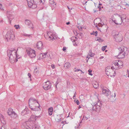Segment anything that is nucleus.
<instances>
[{
	"label": "nucleus",
	"instance_id": "nucleus-42",
	"mask_svg": "<svg viewBox=\"0 0 129 129\" xmlns=\"http://www.w3.org/2000/svg\"><path fill=\"white\" fill-rule=\"evenodd\" d=\"M29 78H30L31 77V75L30 74L28 73V74H27Z\"/></svg>",
	"mask_w": 129,
	"mask_h": 129
},
{
	"label": "nucleus",
	"instance_id": "nucleus-60",
	"mask_svg": "<svg viewBox=\"0 0 129 129\" xmlns=\"http://www.w3.org/2000/svg\"><path fill=\"white\" fill-rule=\"evenodd\" d=\"M1 129H5L4 128V127L3 126H2L1 128Z\"/></svg>",
	"mask_w": 129,
	"mask_h": 129
},
{
	"label": "nucleus",
	"instance_id": "nucleus-56",
	"mask_svg": "<svg viewBox=\"0 0 129 129\" xmlns=\"http://www.w3.org/2000/svg\"><path fill=\"white\" fill-rule=\"evenodd\" d=\"M56 87L57 84L58 83V81H56Z\"/></svg>",
	"mask_w": 129,
	"mask_h": 129
},
{
	"label": "nucleus",
	"instance_id": "nucleus-23",
	"mask_svg": "<svg viewBox=\"0 0 129 129\" xmlns=\"http://www.w3.org/2000/svg\"><path fill=\"white\" fill-rule=\"evenodd\" d=\"M36 116L33 115H32L29 120L30 121L36 120Z\"/></svg>",
	"mask_w": 129,
	"mask_h": 129
},
{
	"label": "nucleus",
	"instance_id": "nucleus-39",
	"mask_svg": "<svg viewBox=\"0 0 129 129\" xmlns=\"http://www.w3.org/2000/svg\"><path fill=\"white\" fill-rule=\"evenodd\" d=\"M28 127L26 129H33L34 127L33 126H28Z\"/></svg>",
	"mask_w": 129,
	"mask_h": 129
},
{
	"label": "nucleus",
	"instance_id": "nucleus-54",
	"mask_svg": "<svg viewBox=\"0 0 129 129\" xmlns=\"http://www.w3.org/2000/svg\"><path fill=\"white\" fill-rule=\"evenodd\" d=\"M90 57H89V58L88 59H86V61L87 62H88V59H90Z\"/></svg>",
	"mask_w": 129,
	"mask_h": 129
},
{
	"label": "nucleus",
	"instance_id": "nucleus-13",
	"mask_svg": "<svg viewBox=\"0 0 129 129\" xmlns=\"http://www.w3.org/2000/svg\"><path fill=\"white\" fill-rule=\"evenodd\" d=\"M25 23L26 24L29 26V27L33 29L34 27L33 24L29 20L26 19L25 20Z\"/></svg>",
	"mask_w": 129,
	"mask_h": 129
},
{
	"label": "nucleus",
	"instance_id": "nucleus-1",
	"mask_svg": "<svg viewBox=\"0 0 129 129\" xmlns=\"http://www.w3.org/2000/svg\"><path fill=\"white\" fill-rule=\"evenodd\" d=\"M29 106L32 111H38L40 110V105L35 99L30 98L28 100Z\"/></svg>",
	"mask_w": 129,
	"mask_h": 129
},
{
	"label": "nucleus",
	"instance_id": "nucleus-37",
	"mask_svg": "<svg viewBox=\"0 0 129 129\" xmlns=\"http://www.w3.org/2000/svg\"><path fill=\"white\" fill-rule=\"evenodd\" d=\"M107 46H103L102 47V50L103 51H104L106 49Z\"/></svg>",
	"mask_w": 129,
	"mask_h": 129
},
{
	"label": "nucleus",
	"instance_id": "nucleus-47",
	"mask_svg": "<svg viewBox=\"0 0 129 129\" xmlns=\"http://www.w3.org/2000/svg\"><path fill=\"white\" fill-rule=\"evenodd\" d=\"M94 31H93L92 32V33H90V35H94L95 34H94Z\"/></svg>",
	"mask_w": 129,
	"mask_h": 129
},
{
	"label": "nucleus",
	"instance_id": "nucleus-63",
	"mask_svg": "<svg viewBox=\"0 0 129 129\" xmlns=\"http://www.w3.org/2000/svg\"><path fill=\"white\" fill-rule=\"evenodd\" d=\"M39 1L40 3H42V0H39Z\"/></svg>",
	"mask_w": 129,
	"mask_h": 129
},
{
	"label": "nucleus",
	"instance_id": "nucleus-7",
	"mask_svg": "<svg viewBox=\"0 0 129 129\" xmlns=\"http://www.w3.org/2000/svg\"><path fill=\"white\" fill-rule=\"evenodd\" d=\"M51 84L49 81H48L44 83L43 84V87L45 90H47L50 89Z\"/></svg>",
	"mask_w": 129,
	"mask_h": 129
},
{
	"label": "nucleus",
	"instance_id": "nucleus-20",
	"mask_svg": "<svg viewBox=\"0 0 129 129\" xmlns=\"http://www.w3.org/2000/svg\"><path fill=\"white\" fill-rule=\"evenodd\" d=\"M13 112L14 111H13V109L12 108H9L8 109V111L7 112V113L8 115L9 116H11Z\"/></svg>",
	"mask_w": 129,
	"mask_h": 129
},
{
	"label": "nucleus",
	"instance_id": "nucleus-14",
	"mask_svg": "<svg viewBox=\"0 0 129 129\" xmlns=\"http://www.w3.org/2000/svg\"><path fill=\"white\" fill-rule=\"evenodd\" d=\"M102 92L106 96H108L111 94L110 91V90L108 89H107V90L105 89H103Z\"/></svg>",
	"mask_w": 129,
	"mask_h": 129
},
{
	"label": "nucleus",
	"instance_id": "nucleus-9",
	"mask_svg": "<svg viewBox=\"0 0 129 129\" xmlns=\"http://www.w3.org/2000/svg\"><path fill=\"white\" fill-rule=\"evenodd\" d=\"M48 37V38H50L49 40H53V39L55 40L56 38L55 35L51 32H47V35Z\"/></svg>",
	"mask_w": 129,
	"mask_h": 129
},
{
	"label": "nucleus",
	"instance_id": "nucleus-11",
	"mask_svg": "<svg viewBox=\"0 0 129 129\" xmlns=\"http://www.w3.org/2000/svg\"><path fill=\"white\" fill-rule=\"evenodd\" d=\"M18 49H17V50L14 52L15 54H14V56H13V58L14 59H10V61L11 63H13L15 61L16 62H17L18 61L17 59H19L20 58V57H18V56L17 55V50H18Z\"/></svg>",
	"mask_w": 129,
	"mask_h": 129
},
{
	"label": "nucleus",
	"instance_id": "nucleus-21",
	"mask_svg": "<svg viewBox=\"0 0 129 129\" xmlns=\"http://www.w3.org/2000/svg\"><path fill=\"white\" fill-rule=\"evenodd\" d=\"M48 111L49 113V115H51L52 114L53 111V108L52 107H51L48 108Z\"/></svg>",
	"mask_w": 129,
	"mask_h": 129
},
{
	"label": "nucleus",
	"instance_id": "nucleus-22",
	"mask_svg": "<svg viewBox=\"0 0 129 129\" xmlns=\"http://www.w3.org/2000/svg\"><path fill=\"white\" fill-rule=\"evenodd\" d=\"M31 52L30 57L32 58L35 57L36 56L35 51L34 50H31Z\"/></svg>",
	"mask_w": 129,
	"mask_h": 129
},
{
	"label": "nucleus",
	"instance_id": "nucleus-34",
	"mask_svg": "<svg viewBox=\"0 0 129 129\" xmlns=\"http://www.w3.org/2000/svg\"><path fill=\"white\" fill-rule=\"evenodd\" d=\"M14 27L16 29H18L19 28H20L19 27L20 26L19 25H14Z\"/></svg>",
	"mask_w": 129,
	"mask_h": 129
},
{
	"label": "nucleus",
	"instance_id": "nucleus-50",
	"mask_svg": "<svg viewBox=\"0 0 129 129\" xmlns=\"http://www.w3.org/2000/svg\"><path fill=\"white\" fill-rule=\"evenodd\" d=\"M57 120H58L57 121L58 122L60 121L61 120L60 118H59V119H57Z\"/></svg>",
	"mask_w": 129,
	"mask_h": 129
},
{
	"label": "nucleus",
	"instance_id": "nucleus-30",
	"mask_svg": "<svg viewBox=\"0 0 129 129\" xmlns=\"http://www.w3.org/2000/svg\"><path fill=\"white\" fill-rule=\"evenodd\" d=\"M95 40L96 41H98L100 42H101L103 41L102 39H101L99 37H97L95 39Z\"/></svg>",
	"mask_w": 129,
	"mask_h": 129
},
{
	"label": "nucleus",
	"instance_id": "nucleus-58",
	"mask_svg": "<svg viewBox=\"0 0 129 129\" xmlns=\"http://www.w3.org/2000/svg\"><path fill=\"white\" fill-rule=\"evenodd\" d=\"M104 57L103 56H102L100 57V59H102L103 58H104Z\"/></svg>",
	"mask_w": 129,
	"mask_h": 129
},
{
	"label": "nucleus",
	"instance_id": "nucleus-33",
	"mask_svg": "<svg viewBox=\"0 0 129 129\" xmlns=\"http://www.w3.org/2000/svg\"><path fill=\"white\" fill-rule=\"evenodd\" d=\"M120 63L119 64V68H121L123 66V62L121 61H119V63Z\"/></svg>",
	"mask_w": 129,
	"mask_h": 129
},
{
	"label": "nucleus",
	"instance_id": "nucleus-32",
	"mask_svg": "<svg viewBox=\"0 0 129 129\" xmlns=\"http://www.w3.org/2000/svg\"><path fill=\"white\" fill-rule=\"evenodd\" d=\"M77 41V39H73V41H72L73 43V45L74 46H77V44H76V41Z\"/></svg>",
	"mask_w": 129,
	"mask_h": 129
},
{
	"label": "nucleus",
	"instance_id": "nucleus-31",
	"mask_svg": "<svg viewBox=\"0 0 129 129\" xmlns=\"http://www.w3.org/2000/svg\"><path fill=\"white\" fill-rule=\"evenodd\" d=\"M29 50H28L26 49V52L28 54V55L30 57V55H31V50H30V49H29Z\"/></svg>",
	"mask_w": 129,
	"mask_h": 129
},
{
	"label": "nucleus",
	"instance_id": "nucleus-36",
	"mask_svg": "<svg viewBox=\"0 0 129 129\" xmlns=\"http://www.w3.org/2000/svg\"><path fill=\"white\" fill-rule=\"evenodd\" d=\"M79 35V36H78V37L79 39H81L82 38V36L83 34L82 33H80V34H78Z\"/></svg>",
	"mask_w": 129,
	"mask_h": 129
},
{
	"label": "nucleus",
	"instance_id": "nucleus-35",
	"mask_svg": "<svg viewBox=\"0 0 129 129\" xmlns=\"http://www.w3.org/2000/svg\"><path fill=\"white\" fill-rule=\"evenodd\" d=\"M88 74L89 75L92 76L93 75L91 73V72H92V70H91L89 69L88 71Z\"/></svg>",
	"mask_w": 129,
	"mask_h": 129
},
{
	"label": "nucleus",
	"instance_id": "nucleus-10",
	"mask_svg": "<svg viewBox=\"0 0 129 129\" xmlns=\"http://www.w3.org/2000/svg\"><path fill=\"white\" fill-rule=\"evenodd\" d=\"M114 36L115 41L117 42H120L122 40V38L121 35L119 34H115Z\"/></svg>",
	"mask_w": 129,
	"mask_h": 129
},
{
	"label": "nucleus",
	"instance_id": "nucleus-45",
	"mask_svg": "<svg viewBox=\"0 0 129 129\" xmlns=\"http://www.w3.org/2000/svg\"><path fill=\"white\" fill-rule=\"evenodd\" d=\"M88 119V118H87L86 117H84V116H83V119H85L86 120H87Z\"/></svg>",
	"mask_w": 129,
	"mask_h": 129
},
{
	"label": "nucleus",
	"instance_id": "nucleus-15",
	"mask_svg": "<svg viewBox=\"0 0 129 129\" xmlns=\"http://www.w3.org/2000/svg\"><path fill=\"white\" fill-rule=\"evenodd\" d=\"M49 2L50 5L51 7H56V4L54 2V0H49Z\"/></svg>",
	"mask_w": 129,
	"mask_h": 129
},
{
	"label": "nucleus",
	"instance_id": "nucleus-17",
	"mask_svg": "<svg viewBox=\"0 0 129 129\" xmlns=\"http://www.w3.org/2000/svg\"><path fill=\"white\" fill-rule=\"evenodd\" d=\"M29 111L27 109L25 108L21 112V115L24 116L25 115L29 114Z\"/></svg>",
	"mask_w": 129,
	"mask_h": 129
},
{
	"label": "nucleus",
	"instance_id": "nucleus-53",
	"mask_svg": "<svg viewBox=\"0 0 129 129\" xmlns=\"http://www.w3.org/2000/svg\"><path fill=\"white\" fill-rule=\"evenodd\" d=\"M98 8H103V7H102L101 8V6H98Z\"/></svg>",
	"mask_w": 129,
	"mask_h": 129
},
{
	"label": "nucleus",
	"instance_id": "nucleus-6",
	"mask_svg": "<svg viewBox=\"0 0 129 129\" xmlns=\"http://www.w3.org/2000/svg\"><path fill=\"white\" fill-rule=\"evenodd\" d=\"M105 72L106 74L108 76H110V77H114L116 75V73L114 71L113 73V71L111 69H108V67H107L105 70Z\"/></svg>",
	"mask_w": 129,
	"mask_h": 129
},
{
	"label": "nucleus",
	"instance_id": "nucleus-48",
	"mask_svg": "<svg viewBox=\"0 0 129 129\" xmlns=\"http://www.w3.org/2000/svg\"><path fill=\"white\" fill-rule=\"evenodd\" d=\"M23 35L25 36H29V35H28V34H23Z\"/></svg>",
	"mask_w": 129,
	"mask_h": 129
},
{
	"label": "nucleus",
	"instance_id": "nucleus-26",
	"mask_svg": "<svg viewBox=\"0 0 129 129\" xmlns=\"http://www.w3.org/2000/svg\"><path fill=\"white\" fill-rule=\"evenodd\" d=\"M47 53H41L40 54V57L41 58H44L46 57L48 55H47Z\"/></svg>",
	"mask_w": 129,
	"mask_h": 129
},
{
	"label": "nucleus",
	"instance_id": "nucleus-24",
	"mask_svg": "<svg viewBox=\"0 0 129 129\" xmlns=\"http://www.w3.org/2000/svg\"><path fill=\"white\" fill-rule=\"evenodd\" d=\"M71 66V64L69 62H67L64 64V67L66 68H69Z\"/></svg>",
	"mask_w": 129,
	"mask_h": 129
},
{
	"label": "nucleus",
	"instance_id": "nucleus-8",
	"mask_svg": "<svg viewBox=\"0 0 129 129\" xmlns=\"http://www.w3.org/2000/svg\"><path fill=\"white\" fill-rule=\"evenodd\" d=\"M16 51L15 50L14 48H11L10 49H9L7 51L8 55L9 57L10 60V59H14V56L13 55L12 53L14 52V54H15L14 52Z\"/></svg>",
	"mask_w": 129,
	"mask_h": 129
},
{
	"label": "nucleus",
	"instance_id": "nucleus-16",
	"mask_svg": "<svg viewBox=\"0 0 129 129\" xmlns=\"http://www.w3.org/2000/svg\"><path fill=\"white\" fill-rule=\"evenodd\" d=\"M37 48L40 50L42 49L43 47L42 42L40 41H39L37 44Z\"/></svg>",
	"mask_w": 129,
	"mask_h": 129
},
{
	"label": "nucleus",
	"instance_id": "nucleus-49",
	"mask_svg": "<svg viewBox=\"0 0 129 129\" xmlns=\"http://www.w3.org/2000/svg\"><path fill=\"white\" fill-rule=\"evenodd\" d=\"M0 116L2 118V119H4V117L2 114H0Z\"/></svg>",
	"mask_w": 129,
	"mask_h": 129
},
{
	"label": "nucleus",
	"instance_id": "nucleus-43",
	"mask_svg": "<svg viewBox=\"0 0 129 129\" xmlns=\"http://www.w3.org/2000/svg\"><path fill=\"white\" fill-rule=\"evenodd\" d=\"M51 67L52 69H54L55 68V66L54 64H52Z\"/></svg>",
	"mask_w": 129,
	"mask_h": 129
},
{
	"label": "nucleus",
	"instance_id": "nucleus-61",
	"mask_svg": "<svg viewBox=\"0 0 129 129\" xmlns=\"http://www.w3.org/2000/svg\"><path fill=\"white\" fill-rule=\"evenodd\" d=\"M89 56H88V54L87 55V56H86V58H88V59L89 58Z\"/></svg>",
	"mask_w": 129,
	"mask_h": 129
},
{
	"label": "nucleus",
	"instance_id": "nucleus-41",
	"mask_svg": "<svg viewBox=\"0 0 129 129\" xmlns=\"http://www.w3.org/2000/svg\"><path fill=\"white\" fill-rule=\"evenodd\" d=\"M35 70L34 72V74L35 75H36L37 74V73L38 74V72L37 71H36Z\"/></svg>",
	"mask_w": 129,
	"mask_h": 129
},
{
	"label": "nucleus",
	"instance_id": "nucleus-59",
	"mask_svg": "<svg viewBox=\"0 0 129 129\" xmlns=\"http://www.w3.org/2000/svg\"><path fill=\"white\" fill-rule=\"evenodd\" d=\"M94 10V13L96 12L97 11H98V10Z\"/></svg>",
	"mask_w": 129,
	"mask_h": 129
},
{
	"label": "nucleus",
	"instance_id": "nucleus-64",
	"mask_svg": "<svg viewBox=\"0 0 129 129\" xmlns=\"http://www.w3.org/2000/svg\"><path fill=\"white\" fill-rule=\"evenodd\" d=\"M81 106H79V107L78 108L80 109V108H81Z\"/></svg>",
	"mask_w": 129,
	"mask_h": 129
},
{
	"label": "nucleus",
	"instance_id": "nucleus-52",
	"mask_svg": "<svg viewBox=\"0 0 129 129\" xmlns=\"http://www.w3.org/2000/svg\"><path fill=\"white\" fill-rule=\"evenodd\" d=\"M74 38H75V39H77V37L75 36H73L72 37V39H74Z\"/></svg>",
	"mask_w": 129,
	"mask_h": 129
},
{
	"label": "nucleus",
	"instance_id": "nucleus-28",
	"mask_svg": "<svg viewBox=\"0 0 129 129\" xmlns=\"http://www.w3.org/2000/svg\"><path fill=\"white\" fill-rule=\"evenodd\" d=\"M11 117H13L14 118H16L17 116V114L16 113L14 112H13V113L11 115Z\"/></svg>",
	"mask_w": 129,
	"mask_h": 129
},
{
	"label": "nucleus",
	"instance_id": "nucleus-62",
	"mask_svg": "<svg viewBox=\"0 0 129 129\" xmlns=\"http://www.w3.org/2000/svg\"><path fill=\"white\" fill-rule=\"evenodd\" d=\"M97 28L99 30H100V29L98 27V28Z\"/></svg>",
	"mask_w": 129,
	"mask_h": 129
},
{
	"label": "nucleus",
	"instance_id": "nucleus-51",
	"mask_svg": "<svg viewBox=\"0 0 129 129\" xmlns=\"http://www.w3.org/2000/svg\"><path fill=\"white\" fill-rule=\"evenodd\" d=\"M111 69H112V70H113L114 69H115V70L116 69L115 68H114V67H113V66L111 67Z\"/></svg>",
	"mask_w": 129,
	"mask_h": 129
},
{
	"label": "nucleus",
	"instance_id": "nucleus-44",
	"mask_svg": "<svg viewBox=\"0 0 129 129\" xmlns=\"http://www.w3.org/2000/svg\"><path fill=\"white\" fill-rule=\"evenodd\" d=\"M94 34H94V35L95 36H97V35H98V32L97 31H94Z\"/></svg>",
	"mask_w": 129,
	"mask_h": 129
},
{
	"label": "nucleus",
	"instance_id": "nucleus-19",
	"mask_svg": "<svg viewBox=\"0 0 129 129\" xmlns=\"http://www.w3.org/2000/svg\"><path fill=\"white\" fill-rule=\"evenodd\" d=\"M119 60H116L113 61L112 63V64H114L115 66H117L119 67Z\"/></svg>",
	"mask_w": 129,
	"mask_h": 129
},
{
	"label": "nucleus",
	"instance_id": "nucleus-5",
	"mask_svg": "<svg viewBox=\"0 0 129 129\" xmlns=\"http://www.w3.org/2000/svg\"><path fill=\"white\" fill-rule=\"evenodd\" d=\"M5 37L8 41L9 40H13L15 38L13 31L8 32L5 36Z\"/></svg>",
	"mask_w": 129,
	"mask_h": 129
},
{
	"label": "nucleus",
	"instance_id": "nucleus-29",
	"mask_svg": "<svg viewBox=\"0 0 129 129\" xmlns=\"http://www.w3.org/2000/svg\"><path fill=\"white\" fill-rule=\"evenodd\" d=\"M103 24H102L101 23H96V25H95V27L97 28H98V25L99 26H102L103 25H104V23H103Z\"/></svg>",
	"mask_w": 129,
	"mask_h": 129
},
{
	"label": "nucleus",
	"instance_id": "nucleus-4",
	"mask_svg": "<svg viewBox=\"0 0 129 129\" xmlns=\"http://www.w3.org/2000/svg\"><path fill=\"white\" fill-rule=\"evenodd\" d=\"M102 103L99 100L97 103H96L93 106L92 110L99 112H100L101 108Z\"/></svg>",
	"mask_w": 129,
	"mask_h": 129
},
{
	"label": "nucleus",
	"instance_id": "nucleus-2",
	"mask_svg": "<svg viewBox=\"0 0 129 129\" xmlns=\"http://www.w3.org/2000/svg\"><path fill=\"white\" fill-rule=\"evenodd\" d=\"M119 53L118 56L120 58H123L125 56L127 55L128 52L127 48L123 46L118 48Z\"/></svg>",
	"mask_w": 129,
	"mask_h": 129
},
{
	"label": "nucleus",
	"instance_id": "nucleus-55",
	"mask_svg": "<svg viewBox=\"0 0 129 129\" xmlns=\"http://www.w3.org/2000/svg\"><path fill=\"white\" fill-rule=\"evenodd\" d=\"M70 24V22H66V24H67V25H69V24Z\"/></svg>",
	"mask_w": 129,
	"mask_h": 129
},
{
	"label": "nucleus",
	"instance_id": "nucleus-12",
	"mask_svg": "<svg viewBox=\"0 0 129 129\" xmlns=\"http://www.w3.org/2000/svg\"><path fill=\"white\" fill-rule=\"evenodd\" d=\"M7 12L8 14L9 15L7 17L8 19V21L10 24L11 23L12 20L14 18V17L12 14H10L11 12L9 11L8 10H7Z\"/></svg>",
	"mask_w": 129,
	"mask_h": 129
},
{
	"label": "nucleus",
	"instance_id": "nucleus-46",
	"mask_svg": "<svg viewBox=\"0 0 129 129\" xmlns=\"http://www.w3.org/2000/svg\"><path fill=\"white\" fill-rule=\"evenodd\" d=\"M66 47H64L62 49V50L64 51H65L66 50Z\"/></svg>",
	"mask_w": 129,
	"mask_h": 129
},
{
	"label": "nucleus",
	"instance_id": "nucleus-25",
	"mask_svg": "<svg viewBox=\"0 0 129 129\" xmlns=\"http://www.w3.org/2000/svg\"><path fill=\"white\" fill-rule=\"evenodd\" d=\"M88 56H90V57H92L95 55V54L93 53L92 52V50L90 49L89 51V53L88 54Z\"/></svg>",
	"mask_w": 129,
	"mask_h": 129
},
{
	"label": "nucleus",
	"instance_id": "nucleus-27",
	"mask_svg": "<svg viewBox=\"0 0 129 129\" xmlns=\"http://www.w3.org/2000/svg\"><path fill=\"white\" fill-rule=\"evenodd\" d=\"M93 87L95 88H97L99 87V84L97 82H95L93 83Z\"/></svg>",
	"mask_w": 129,
	"mask_h": 129
},
{
	"label": "nucleus",
	"instance_id": "nucleus-40",
	"mask_svg": "<svg viewBox=\"0 0 129 129\" xmlns=\"http://www.w3.org/2000/svg\"><path fill=\"white\" fill-rule=\"evenodd\" d=\"M76 69V68H75V69H74V71H75V72H77L78 71H80V69Z\"/></svg>",
	"mask_w": 129,
	"mask_h": 129
},
{
	"label": "nucleus",
	"instance_id": "nucleus-18",
	"mask_svg": "<svg viewBox=\"0 0 129 129\" xmlns=\"http://www.w3.org/2000/svg\"><path fill=\"white\" fill-rule=\"evenodd\" d=\"M27 2H28V5L29 7L30 8H31V7L33 6V5H34L35 6H36V7H34L35 8H36L37 7V6L36 5L34 4H33L35 3V2L34 3H32V2H31L32 1H30V0H29V1L28 0H27Z\"/></svg>",
	"mask_w": 129,
	"mask_h": 129
},
{
	"label": "nucleus",
	"instance_id": "nucleus-38",
	"mask_svg": "<svg viewBox=\"0 0 129 129\" xmlns=\"http://www.w3.org/2000/svg\"><path fill=\"white\" fill-rule=\"evenodd\" d=\"M75 103L77 104V105H79V101L77 99L76 100H75Z\"/></svg>",
	"mask_w": 129,
	"mask_h": 129
},
{
	"label": "nucleus",
	"instance_id": "nucleus-57",
	"mask_svg": "<svg viewBox=\"0 0 129 129\" xmlns=\"http://www.w3.org/2000/svg\"><path fill=\"white\" fill-rule=\"evenodd\" d=\"M65 122L66 123V121H63L61 122L62 123H63V124Z\"/></svg>",
	"mask_w": 129,
	"mask_h": 129
},
{
	"label": "nucleus",
	"instance_id": "nucleus-3",
	"mask_svg": "<svg viewBox=\"0 0 129 129\" xmlns=\"http://www.w3.org/2000/svg\"><path fill=\"white\" fill-rule=\"evenodd\" d=\"M119 16V18H118L117 20H115L114 22L115 24L116 25L118 24L120 25L123 23V24H125V23L123 22L124 20L126 19V17L125 15H122L120 16L118 14Z\"/></svg>",
	"mask_w": 129,
	"mask_h": 129
}]
</instances>
